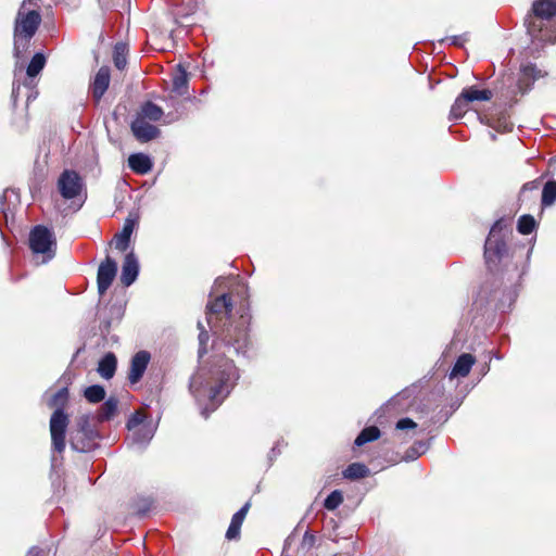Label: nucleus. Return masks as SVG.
Listing matches in <instances>:
<instances>
[{
	"label": "nucleus",
	"mask_w": 556,
	"mask_h": 556,
	"mask_svg": "<svg viewBox=\"0 0 556 556\" xmlns=\"http://www.w3.org/2000/svg\"><path fill=\"white\" fill-rule=\"evenodd\" d=\"M531 11L535 17L549 21L556 17V0H534Z\"/></svg>",
	"instance_id": "obj_18"
},
{
	"label": "nucleus",
	"mask_w": 556,
	"mask_h": 556,
	"mask_svg": "<svg viewBox=\"0 0 556 556\" xmlns=\"http://www.w3.org/2000/svg\"><path fill=\"white\" fill-rule=\"evenodd\" d=\"M536 223L533 216L525 214L519 217L517 230L522 235H530L535 229Z\"/></svg>",
	"instance_id": "obj_32"
},
{
	"label": "nucleus",
	"mask_w": 556,
	"mask_h": 556,
	"mask_svg": "<svg viewBox=\"0 0 556 556\" xmlns=\"http://www.w3.org/2000/svg\"><path fill=\"white\" fill-rule=\"evenodd\" d=\"M126 51H127V48H126L125 43L117 42L114 47L113 60H114V65L118 70H124V67L126 66V63H127Z\"/></svg>",
	"instance_id": "obj_33"
},
{
	"label": "nucleus",
	"mask_w": 556,
	"mask_h": 556,
	"mask_svg": "<svg viewBox=\"0 0 556 556\" xmlns=\"http://www.w3.org/2000/svg\"><path fill=\"white\" fill-rule=\"evenodd\" d=\"M251 316L248 313L241 314L236 325H230L223 332V340L226 345L235 351L237 355L245 356L251 344L249 337V325Z\"/></svg>",
	"instance_id": "obj_5"
},
{
	"label": "nucleus",
	"mask_w": 556,
	"mask_h": 556,
	"mask_svg": "<svg viewBox=\"0 0 556 556\" xmlns=\"http://www.w3.org/2000/svg\"><path fill=\"white\" fill-rule=\"evenodd\" d=\"M276 451H277V446H274V447L271 448L270 453H271V454H274V455H276V454H277V453H276Z\"/></svg>",
	"instance_id": "obj_56"
},
{
	"label": "nucleus",
	"mask_w": 556,
	"mask_h": 556,
	"mask_svg": "<svg viewBox=\"0 0 556 556\" xmlns=\"http://www.w3.org/2000/svg\"><path fill=\"white\" fill-rule=\"evenodd\" d=\"M139 275V261L134 251L128 252L122 265L121 282L125 287L131 286Z\"/></svg>",
	"instance_id": "obj_14"
},
{
	"label": "nucleus",
	"mask_w": 556,
	"mask_h": 556,
	"mask_svg": "<svg viewBox=\"0 0 556 556\" xmlns=\"http://www.w3.org/2000/svg\"><path fill=\"white\" fill-rule=\"evenodd\" d=\"M96 439L89 438V434L77 429H73L70 434V445L76 452L86 453L96 446Z\"/></svg>",
	"instance_id": "obj_16"
},
{
	"label": "nucleus",
	"mask_w": 556,
	"mask_h": 556,
	"mask_svg": "<svg viewBox=\"0 0 556 556\" xmlns=\"http://www.w3.org/2000/svg\"><path fill=\"white\" fill-rule=\"evenodd\" d=\"M528 33L532 36L534 39H539L546 42H554L556 41V31L549 35H543L541 28H536L534 23H528Z\"/></svg>",
	"instance_id": "obj_35"
},
{
	"label": "nucleus",
	"mask_w": 556,
	"mask_h": 556,
	"mask_svg": "<svg viewBox=\"0 0 556 556\" xmlns=\"http://www.w3.org/2000/svg\"><path fill=\"white\" fill-rule=\"evenodd\" d=\"M238 379L239 372L233 362L224 356H215L191 377L189 390L204 418L224 402Z\"/></svg>",
	"instance_id": "obj_2"
},
{
	"label": "nucleus",
	"mask_w": 556,
	"mask_h": 556,
	"mask_svg": "<svg viewBox=\"0 0 556 556\" xmlns=\"http://www.w3.org/2000/svg\"><path fill=\"white\" fill-rule=\"evenodd\" d=\"M316 543V536L313 532L311 531H305L304 535H303V539H302V542H301V546L303 549H311Z\"/></svg>",
	"instance_id": "obj_42"
},
{
	"label": "nucleus",
	"mask_w": 556,
	"mask_h": 556,
	"mask_svg": "<svg viewBox=\"0 0 556 556\" xmlns=\"http://www.w3.org/2000/svg\"><path fill=\"white\" fill-rule=\"evenodd\" d=\"M68 401V389L61 388L48 401L47 405L54 408L50 417L49 428L51 434L52 451L62 453L65 450L66 430L70 424V417L64 408Z\"/></svg>",
	"instance_id": "obj_4"
},
{
	"label": "nucleus",
	"mask_w": 556,
	"mask_h": 556,
	"mask_svg": "<svg viewBox=\"0 0 556 556\" xmlns=\"http://www.w3.org/2000/svg\"><path fill=\"white\" fill-rule=\"evenodd\" d=\"M418 456H420V452L417 450V447H416V446H412V447H409V448L406 451V454H405L404 459H405V460H414V459H416Z\"/></svg>",
	"instance_id": "obj_46"
},
{
	"label": "nucleus",
	"mask_w": 556,
	"mask_h": 556,
	"mask_svg": "<svg viewBox=\"0 0 556 556\" xmlns=\"http://www.w3.org/2000/svg\"><path fill=\"white\" fill-rule=\"evenodd\" d=\"M111 320L104 319L100 323V330L101 332H109L111 328Z\"/></svg>",
	"instance_id": "obj_49"
},
{
	"label": "nucleus",
	"mask_w": 556,
	"mask_h": 556,
	"mask_svg": "<svg viewBox=\"0 0 556 556\" xmlns=\"http://www.w3.org/2000/svg\"><path fill=\"white\" fill-rule=\"evenodd\" d=\"M249 508H250V503H245L236 514H233L231 521L241 527L243 523V520L249 511Z\"/></svg>",
	"instance_id": "obj_40"
},
{
	"label": "nucleus",
	"mask_w": 556,
	"mask_h": 556,
	"mask_svg": "<svg viewBox=\"0 0 556 556\" xmlns=\"http://www.w3.org/2000/svg\"><path fill=\"white\" fill-rule=\"evenodd\" d=\"M45 65V54L41 52L35 53L26 68L27 79L23 84V86L28 89L27 102L36 99L37 97L38 92L34 90L36 86L35 78L43 70Z\"/></svg>",
	"instance_id": "obj_9"
},
{
	"label": "nucleus",
	"mask_w": 556,
	"mask_h": 556,
	"mask_svg": "<svg viewBox=\"0 0 556 556\" xmlns=\"http://www.w3.org/2000/svg\"><path fill=\"white\" fill-rule=\"evenodd\" d=\"M522 76L532 80L541 77V71L534 64L525 65L521 68Z\"/></svg>",
	"instance_id": "obj_39"
},
{
	"label": "nucleus",
	"mask_w": 556,
	"mask_h": 556,
	"mask_svg": "<svg viewBox=\"0 0 556 556\" xmlns=\"http://www.w3.org/2000/svg\"><path fill=\"white\" fill-rule=\"evenodd\" d=\"M75 429L89 434V438H98V433L91 425V416L88 414L81 415L77 418Z\"/></svg>",
	"instance_id": "obj_29"
},
{
	"label": "nucleus",
	"mask_w": 556,
	"mask_h": 556,
	"mask_svg": "<svg viewBox=\"0 0 556 556\" xmlns=\"http://www.w3.org/2000/svg\"><path fill=\"white\" fill-rule=\"evenodd\" d=\"M168 2L177 9L181 8L178 12L181 15L191 14L198 5V0H168Z\"/></svg>",
	"instance_id": "obj_34"
},
{
	"label": "nucleus",
	"mask_w": 556,
	"mask_h": 556,
	"mask_svg": "<svg viewBox=\"0 0 556 556\" xmlns=\"http://www.w3.org/2000/svg\"><path fill=\"white\" fill-rule=\"evenodd\" d=\"M164 112L161 106L155 103L148 101L141 106V115L139 117L149 119L151 122H157L163 116Z\"/></svg>",
	"instance_id": "obj_25"
},
{
	"label": "nucleus",
	"mask_w": 556,
	"mask_h": 556,
	"mask_svg": "<svg viewBox=\"0 0 556 556\" xmlns=\"http://www.w3.org/2000/svg\"><path fill=\"white\" fill-rule=\"evenodd\" d=\"M110 68L108 66L100 67L89 87L92 98L97 102H99L104 96L110 86Z\"/></svg>",
	"instance_id": "obj_15"
},
{
	"label": "nucleus",
	"mask_w": 556,
	"mask_h": 556,
	"mask_svg": "<svg viewBox=\"0 0 556 556\" xmlns=\"http://www.w3.org/2000/svg\"><path fill=\"white\" fill-rule=\"evenodd\" d=\"M4 200H5V194L3 193L0 195V211L3 210Z\"/></svg>",
	"instance_id": "obj_54"
},
{
	"label": "nucleus",
	"mask_w": 556,
	"mask_h": 556,
	"mask_svg": "<svg viewBox=\"0 0 556 556\" xmlns=\"http://www.w3.org/2000/svg\"><path fill=\"white\" fill-rule=\"evenodd\" d=\"M199 333V355L202 356L206 353L205 344L208 340V332L204 329L201 321L198 323Z\"/></svg>",
	"instance_id": "obj_38"
},
{
	"label": "nucleus",
	"mask_w": 556,
	"mask_h": 556,
	"mask_svg": "<svg viewBox=\"0 0 556 556\" xmlns=\"http://www.w3.org/2000/svg\"><path fill=\"white\" fill-rule=\"evenodd\" d=\"M506 228L507 220H496L485 240L484 258L489 274L479 293L501 312L511 308L525 274V267L519 265L521 258L516 260L515 254L508 253L503 233Z\"/></svg>",
	"instance_id": "obj_1"
},
{
	"label": "nucleus",
	"mask_w": 556,
	"mask_h": 556,
	"mask_svg": "<svg viewBox=\"0 0 556 556\" xmlns=\"http://www.w3.org/2000/svg\"><path fill=\"white\" fill-rule=\"evenodd\" d=\"M146 422H152V420L141 412H135L127 420V428L128 430H132L141 427V425H144Z\"/></svg>",
	"instance_id": "obj_37"
},
{
	"label": "nucleus",
	"mask_w": 556,
	"mask_h": 556,
	"mask_svg": "<svg viewBox=\"0 0 556 556\" xmlns=\"http://www.w3.org/2000/svg\"><path fill=\"white\" fill-rule=\"evenodd\" d=\"M342 502V493L339 490H334L325 498L324 506L328 510H333L338 508Z\"/></svg>",
	"instance_id": "obj_36"
},
{
	"label": "nucleus",
	"mask_w": 556,
	"mask_h": 556,
	"mask_svg": "<svg viewBox=\"0 0 556 556\" xmlns=\"http://www.w3.org/2000/svg\"><path fill=\"white\" fill-rule=\"evenodd\" d=\"M538 181L536 180H533V181H529L527 184L523 185L522 187V190L526 191V190H534L538 188Z\"/></svg>",
	"instance_id": "obj_50"
},
{
	"label": "nucleus",
	"mask_w": 556,
	"mask_h": 556,
	"mask_svg": "<svg viewBox=\"0 0 556 556\" xmlns=\"http://www.w3.org/2000/svg\"><path fill=\"white\" fill-rule=\"evenodd\" d=\"M128 166L139 175L148 174L153 166L149 155L144 153H134L128 157Z\"/></svg>",
	"instance_id": "obj_20"
},
{
	"label": "nucleus",
	"mask_w": 556,
	"mask_h": 556,
	"mask_svg": "<svg viewBox=\"0 0 556 556\" xmlns=\"http://www.w3.org/2000/svg\"><path fill=\"white\" fill-rule=\"evenodd\" d=\"M130 127L136 139L141 142H149L157 138L161 132L156 126L139 116L132 121Z\"/></svg>",
	"instance_id": "obj_12"
},
{
	"label": "nucleus",
	"mask_w": 556,
	"mask_h": 556,
	"mask_svg": "<svg viewBox=\"0 0 556 556\" xmlns=\"http://www.w3.org/2000/svg\"><path fill=\"white\" fill-rule=\"evenodd\" d=\"M40 0H23L14 18L13 51L20 58L41 24Z\"/></svg>",
	"instance_id": "obj_3"
},
{
	"label": "nucleus",
	"mask_w": 556,
	"mask_h": 556,
	"mask_svg": "<svg viewBox=\"0 0 556 556\" xmlns=\"http://www.w3.org/2000/svg\"><path fill=\"white\" fill-rule=\"evenodd\" d=\"M556 201V181L548 180L542 191V205L549 206Z\"/></svg>",
	"instance_id": "obj_31"
},
{
	"label": "nucleus",
	"mask_w": 556,
	"mask_h": 556,
	"mask_svg": "<svg viewBox=\"0 0 556 556\" xmlns=\"http://www.w3.org/2000/svg\"><path fill=\"white\" fill-rule=\"evenodd\" d=\"M240 529L241 527L232 521H230V525L226 532V539L228 540H236L240 535Z\"/></svg>",
	"instance_id": "obj_44"
},
{
	"label": "nucleus",
	"mask_w": 556,
	"mask_h": 556,
	"mask_svg": "<svg viewBox=\"0 0 556 556\" xmlns=\"http://www.w3.org/2000/svg\"><path fill=\"white\" fill-rule=\"evenodd\" d=\"M232 311V302L230 296L227 293H223L217 296L214 301L207 303L206 305V321L210 329L214 333H218V325L217 321L220 319V315L225 314L227 318H229Z\"/></svg>",
	"instance_id": "obj_8"
},
{
	"label": "nucleus",
	"mask_w": 556,
	"mask_h": 556,
	"mask_svg": "<svg viewBox=\"0 0 556 556\" xmlns=\"http://www.w3.org/2000/svg\"><path fill=\"white\" fill-rule=\"evenodd\" d=\"M414 446L417 447V450L420 452V455L427 450V444L422 441L416 442Z\"/></svg>",
	"instance_id": "obj_51"
},
{
	"label": "nucleus",
	"mask_w": 556,
	"mask_h": 556,
	"mask_svg": "<svg viewBox=\"0 0 556 556\" xmlns=\"http://www.w3.org/2000/svg\"><path fill=\"white\" fill-rule=\"evenodd\" d=\"M135 225L136 220L134 218L127 217L125 219L122 231L114 237L116 250L124 252L128 249Z\"/></svg>",
	"instance_id": "obj_19"
},
{
	"label": "nucleus",
	"mask_w": 556,
	"mask_h": 556,
	"mask_svg": "<svg viewBox=\"0 0 556 556\" xmlns=\"http://www.w3.org/2000/svg\"><path fill=\"white\" fill-rule=\"evenodd\" d=\"M466 97L467 102L472 101H489L492 99L493 93L489 89H477L476 87H469L462 91Z\"/></svg>",
	"instance_id": "obj_27"
},
{
	"label": "nucleus",
	"mask_w": 556,
	"mask_h": 556,
	"mask_svg": "<svg viewBox=\"0 0 556 556\" xmlns=\"http://www.w3.org/2000/svg\"><path fill=\"white\" fill-rule=\"evenodd\" d=\"M467 105L468 102L466 100V97H464V93L460 92V94L456 98L455 102L451 108L450 118L458 119L463 117L464 114L467 112Z\"/></svg>",
	"instance_id": "obj_30"
},
{
	"label": "nucleus",
	"mask_w": 556,
	"mask_h": 556,
	"mask_svg": "<svg viewBox=\"0 0 556 556\" xmlns=\"http://www.w3.org/2000/svg\"><path fill=\"white\" fill-rule=\"evenodd\" d=\"M409 395H410V390L405 389V390L401 391L400 393H397L394 397H392L387 403V406H389V405H396L400 402L401 399H407Z\"/></svg>",
	"instance_id": "obj_45"
},
{
	"label": "nucleus",
	"mask_w": 556,
	"mask_h": 556,
	"mask_svg": "<svg viewBox=\"0 0 556 556\" xmlns=\"http://www.w3.org/2000/svg\"><path fill=\"white\" fill-rule=\"evenodd\" d=\"M151 359V355L148 351H139L137 352L130 361V368L128 374V380L131 384H135L140 381L149 362Z\"/></svg>",
	"instance_id": "obj_11"
},
{
	"label": "nucleus",
	"mask_w": 556,
	"mask_h": 556,
	"mask_svg": "<svg viewBox=\"0 0 556 556\" xmlns=\"http://www.w3.org/2000/svg\"><path fill=\"white\" fill-rule=\"evenodd\" d=\"M151 502L149 500H144L142 505L138 507L137 515L140 517L146 516V514L150 510Z\"/></svg>",
	"instance_id": "obj_47"
},
{
	"label": "nucleus",
	"mask_w": 556,
	"mask_h": 556,
	"mask_svg": "<svg viewBox=\"0 0 556 556\" xmlns=\"http://www.w3.org/2000/svg\"><path fill=\"white\" fill-rule=\"evenodd\" d=\"M369 473V468L363 463H352L343 470V477L350 480L366 478Z\"/></svg>",
	"instance_id": "obj_23"
},
{
	"label": "nucleus",
	"mask_w": 556,
	"mask_h": 556,
	"mask_svg": "<svg viewBox=\"0 0 556 556\" xmlns=\"http://www.w3.org/2000/svg\"><path fill=\"white\" fill-rule=\"evenodd\" d=\"M380 430L376 426H369L364 428L359 434L356 437L354 444L356 446H362L366 443L372 442L380 438Z\"/></svg>",
	"instance_id": "obj_26"
},
{
	"label": "nucleus",
	"mask_w": 556,
	"mask_h": 556,
	"mask_svg": "<svg viewBox=\"0 0 556 556\" xmlns=\"http://www.w3.org/2000/svg\"><path fill=\"white\" fill-rule=\"evenodd\" d=\"M476 363V357L469 353H464L459 355L450 371V379L454 378H465L469 375L473 364Z\"/></svg>",
	"instance_id": "obj_17"
},
{
	"label": "nucleus",
	"mask_w": 556,
	"mask_h": 556,
	"mask_svg": "<svg viewBox=\"0 0 556 556\" xmlns=\"http://www.w3.org/2000/svg\"><path fill=\"white\" fill-rule=\"evenodd\" d=\"M488 370H489V366H486V365H485V366L482 368V375H485V374L488 372Z\"/></svg>",
	"instance_id": "obj_55"
},
{
	"label": "nucleus",
	"mask_w": 556,
	"mask_h": 556,
	"mask_svg": "<svg viewBox=\"0 0 556 556\" xmlns=\"http://www.w3.org/2000/svg\"><path fill=\"white\" fill-rule=\"evenodd\" d=\"M129 431V440L131 446L142 450L150 443V441L154 437V433L156 431V425L153 422H146L144 425H141V427L135 428Z\"/></svg>",
	"instance_id": "obj_13"
},
{
	"label": "nucleus",
	"mask_w": 556,
	"mask_h": 556,
	"mask_svg": "<svg viewBox=\"0 0 556 556\" xmlns=\"http://www.w3.org/2000/svg\"><path fill=\"white\" fill-rule=\"evenodd\" d=\"M468 40V34H463L458 36H451L440 40V43L445 41H450L452 46L462 47Z\"/></svg>",
	"instance_id": "obj_41"
},
{
	"label": "nucleus",
	"mask_w": 556,
	"mask_h": 556,
	"mask_svg": "<svg viewBox=\"0 0 556 556\" xmlns=\"http://www.w3.org/2000/svg\"><path fill=\"white\" fill-rule=\"evenodd\" d=\"M40 549L38 547H31L26 556H39Z\"/></svg>",
	"instance_id": "obj_52"
},
{
	"label": "nucleus",
	"mask_w": 556,
	"mask_h": 556,
	"mask_svg": "<svg viewBox=\"0 0 556 556\" xmlns=\"http://www.w3.org/2000/svg\"><path fill=\"white\" fill-rule=\"evenodd\" d=\"M85 187L80 175L73 169H64L58 179V190L65 200H73L80 195Z\"/></svg>",
	"instance_id": "obj_7"
},
{
	"label": "nucleus",
	"mask_w": 556,
	"mask_h": 556,
	"mask_svg": "<svg viewBox=\"0 0 556 556\" xmlns=\"http://www.w3.org/2000/svg\"><path fill=\"white\" fill-rule=\"evenodd\" d=\"M84 396L89 403H99L105 397V390L100 384H92L85 389Z\"/></svg>",
	"instance_id": "obj_28"
},
{
	"label": "nucleus",
	"mask_w": 556,
	"mask_h": 556,
	"mask_svg": "<svg viewBox=\"0 0 556 556\" xmlns=\"http://www.w3.org/2000/svg\"><path fill=\"white\" fill-rule=\"evenodd\" d=\"M189 75L182 64H178L173 76V91L179 96L188 92Z\"/></svg>",
	"instance_id": "obj_22"
},
{
	"label": "nucleus",
	"mask_w": 556,
	"mask_h": 556,
	"mask_svg": "<svg viewBox=\"0 0 556 556\" xmlns=\"http://www.w3.org/2000/svg\"><path fill=\"white\" fill-rule=\"evenodd\" d=\"M110 312L115 315L116 319L119 320L123 316V307L121 305H112Z\"/></svg>",
	"instance_id": "obj_48"
},
{
	"label": "nucleus",
	"mask_w": 556,
	"mask_h": 556,
	"mask_svg": "<svg viewBox=\"0 0 556 556\" xmlns=\"http://www.w3.org/2000/svg\"><path fill=\"white\" fill-rule=\"evenodd\" d=\"M117 358L114 353H106L98 364V372L103 379H111L115 375Z\"/></svg>",
	"instance_id": "obj_21"
},
{
	"label": "nucleus",
	"mask_w": 556,
	"mask_h": 556,
	"mask_svg": "<svg viewBox=\"0 0 556 556\" xmlns=\"http://www.w3.org/2000/svg\"><path fill=\"white\" fill-rule=\"evenodd\" d=\"M116 274L117 263L110 256H106L105 261L99 265L97 274L98 292L100 295H103L108 291Z\"/></svg>",
	"instance_id": "obj_10"
},
{
	"label": "nucleus",
	"mask_w": 556,
	"mask_h": 556,
	"mask_svg": "<svg viewBox=\"0 0 556 556\" xmlns=\"http://www.w3.org/2000/svg\"><path fill=\"white\" fill-rule=\"evenodd\" d=\"M21 90V86H15V84H13V90H12V97L15 99L17 93L20 92Z\"/></svg>",
	"instance_id": "obj_53"
},
{
	"label": "nucleus",
	"mask_w": 556,
	"mask_h": 556,
	"mask_svg": "<svg viewBox=\"0 0 556 556\" xmlns=\"http://www.w3.org/2000/svg\"><path fill=\"white\" fill-rule=\"evenodd\" d=\"M29 248L33 253L42 254L45 262L52 260L56 251L53 232L46 226H35L29 232Z\"/></svg>",
	"instance_id": "obj_6"
},
{
	"label": "nucleus",
	"mask_w": 556,
	"mask_h": 556,
	"mask_svg": "<svg viewBox=\"0 0 556 556\" xmlns=\"http://www.w3.org/2000/svg\"><path fill=\"white\" fill-rule=\"evenodd\" d=\"M395 427L397 430L415 429L417 424L413 419L405 417L397 420Z\"/></svg>",
	"instance_id": "obj_43"
},
{
	"label": "nucleus",
	"mask_w": 556,
	"mask_h": 556,
	"mask_svg": "<svg viewBox=\"0 0 556 556\" xmlns=\"http://www.w3.org/2000/svg\"><path fill=\"white\" fill-rule=\"evenodd\" d=\"M118 400L114 396H110L100 407L98 413L99 421H105L113 418L117 412Z\"/></svg>",
	"instance_id": "obj_24"
}]
</instances>
